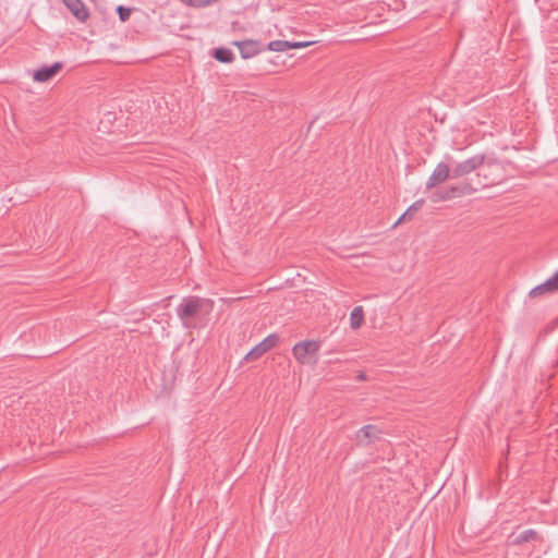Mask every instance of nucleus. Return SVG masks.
<instances>
[{
	"label": "nucleus",
	"mask_w": 558,
	"mask_h": 558,
	"mask_svg": "<svg viewBox=\"0 0 558 558\" xmlns=\"http://www.w3.org/2000/svg\"><path fill=\"white\" fill-rule=\"evenodd\" d=\"M495 182L496 180L494 178H489L487 173L481 171L477 173L476 180L466 179L457 184L447 186L444 190L436 191L435 193H433L430 199L434 203H438L449 201L456 197L471 195L481 189L494 185Z\"/></svg>",
	"instance_id": "f257e3e1"
},
{
	"label": "nucleus",
	"mask_w": 558,
	"mask_h": 558,
	"mask_svg": "<svg viewBox=\"0 0 558 558\" xmlns=\"http://www.w3.org/2000/svg\"><path fill=\"white\" fill-rule=\"evenodd\" d=\"M500 169H501V163L497 159H493V158L487 159L485 155L478 154V155H474L463 161L457 162L451 168V171H452V179L465 178L464 180H466L468 179L466 177L474 171H476V173L484 171L485 173H487L489 175V178H494L496 180V182L494 183V185H495L500 181V177L494 175L493 170H500ZM476 175L477 174H475V178H472V179L476 180Z\"/></svg>",
	"instance_id": "f03ea898"
},
{
	"label": "nucleus",
	"mask_w": 558,
	"mask_h": 558,
	"mask_svg": "<svg viewBox=\"0 0 558 558\" xmlns=\"http://www.w3.org/2000/svg\"><path fill=\"white\" fill-rule=\"evenodd\" d=\"M214 306V302L209 299L199 296H187L177 307V315L186 328H194L196 325L194 319L202 315L208 314Z\"/></svg>",
	"instance_id": "7ed1b4c3"
},
{
	"label": "nucleus",
	"mask_w": 558,
	"mask_h": 558,
	"mask_svg": "<svg viewBox=\"0 0 558 558\" xmlns=\"http://www.w3.org/2000/svg\"><path fill=\"white\" fill-rule=\"evenodd\" d=\"M319 347V342L315 340L301 341L294 344L292 353L301 364L315 363Z\"/></svg>",
	"instance_id": "20e7f679"
},
{
	"label": "nucleus",
	"mask_w": 558,
	"mask_h": 558,
	"mask_svg": "<svg viewBox=\"0 0 558 558\" xmlns=\"http://www.w3.org/2000/svg\"><path fill=\"white\" fill-rule=\"evenodd\" d=\"M279 341V337L276 333L267 336L263 341L256 344L244 357L245 361H255L268 352L270 349L276 347Z\"/></svg>",
	"instance_id": "39448f33"
},
{
	"label": "nucleus",
	"mask_w": 558,
	"mask_h": 558,
	"mask_svg": "<svg viewBox=\"0 0 558 558\" xmlns=\"http://www.w3.org/2000/svg\"><path fill=\"white\" fill-rule=\"evenodd\" d=\"M381 430L376 425H365L355 434L357 446L366 447L380 438Z\"/></svg>",
	"instance_id": "423d86ee"
},
{
	"label": "nucleus",
	"mask_w": 558,
	"mask_h": 558,
	"mask_svg": "<svg viewBox=\"0 0 558 558\" xmlns=\"http://www.w3.org/2000/svg\"><path fill=\"white\" fill-rule=\"evenodd\" d=\"M448 179H452L451 169L447 163L439 162L426 181V190H430Z\"/></svg>",
	"instance_id": "0eeeda50"
},
{
	"label": "nucleus",
	"mask_w": 558,
	"mask_h": 558,
	"mask_svg": "<svg viewBox=\"0 0 558 558\" xmlns=\"http://www.w3.org/2000/svg\"><path fill=\"white\" fill-rule=\"evenodd\" d=\"M62 3L78 22L84 23L88 20L89 12L82 0H62Z\"/></svg>",
	"instance_id": "6e6552de"
},
{
	"label": "nucleus",
	"mask_w": 558,
	"mask_h": 558,
	"mask_svg": "<svg viewBox=\"0 0 558 558\" xmlns=\"http://www.w3.org/2000/svg\"><path fill=\"white\" fill-rule=\"evenodd\" d=\"M62 62H54L51 65H44L34 72L33 78L36 82L45 83L50 81L61 69Z\"/></svg>",
	"instance_id": "1a4fd4ad"
},
{
	"label": "nucleus",
	"mask_w": 558,
	"mask_h": 558,
	"mask_svg": "<svg viewBox=\"0 0 558 558\" xmlns=\"http://www.w3.org/2000/svg\"><path fill=\"white\" fill-rule=\"evenodd\" d=\"M233 45L239 48L243 59L253 58L259 52L258 41L256 40L247 39L242 41H234Z\"/></svg>",
	"instance_id": "9d476101"
},
{
	"label": "nucleus",
	"mask_w": 558,
	"mask_h": 558,
	"mask_svg": "<svg viewBox=\"0 0 558 558\" xmlns=\"http://www.w3.org/2000/svg\"><path fill=\"white\" fill-rule=\"evenodd\" d=\"M364 322V311L362 306H356L350 314V326L352 329H357Z\"/></svg>",
	"instance_id": "9b49d317"
},
{
	"label": "nucleus",
	"mask_w": 558,
	"mask_h": 558,
	"mask_svg": "<svg viewBox=\"0 0 558 558\" xmlns=\"http://www.w3.org/2000/svg\"><path fill=\"white\" fill-rule=\"evenodd\" d=\"M549 293H555V292L551 288V283H550L549 279H547L545 282L533 288L530 291V296L537 298V296H542V295L549 294Z\"/></svg>",
	"instance_id": "f8f14e48"
},
{
	"label": "nucleus",
	"mask_w": 558,
	"mask_h": 558,
	"mask_svg": "<svg viewBox=\"0 0 558 558\" xmlns=\"http://www.w3.org/2000/svg\"><path fill=\"white\" fill-rule=\"evenodd\" d=\"M537 538H538L537 532L533 529H529V530H525V531H522L521 533H519L514 537L513 544L519 545V544H523V543H526L530 541H535Z\"/></svg>",
	"instance_id": "ddd939ff"
},
{
	"label": "nucleus",
	"mask_w": 558,
	"mask_h": 558,
	"mask_svg": "<svg viewBox=\"0 0 558 558\" xmlns=\"http://www.w3.org/2000/svg\"><path fill=\"white\" fill-rule=\"evenodd\" d=\"M214 58L222 63H230L233 60V52L228 48H216L214 52Z\"/></svg>",
	"instance_id": "4468645a"
},
{
	"label": "nucleus",
	"mask_w": 558,
	"mask_h": 558,
	"mask_svg": "<svg viewBox=\"0 0 558 558\" xmlns=\"http://www.w3.org/2000/svg\"><path fill=\"white\" fill-rule=\"evenodd\" d=\"M267 49L270 51L282 52L291 49V41L289 40H272L268 44Z\"/></svg>",
	"instance_id": "2eb2a0df"
},
{
	"label": "nucleus",
	"mask_w": 558,
	"mask_h": 558,
	"mask_svg": "<svg viewBox=\"0 0 558 558\" xmlns=\"http://www.w3.org/2000/svg\"><path fill=\"white\" fill-rule=\"evenodd\" d=\"M181 2L185 3L189 7L193 8H205L209 7L219 0H180Z\"/></svg>",
	"instance_id": "dca6fc26"
},
{
	"label": "nucleus",
	"mask_w": 558,
	"mask_h": 558,
	"mask_svg": "<svg viewBox=\"0 0 558 558\" xmlns=\"http://www.w3.org/2000/svg\"><path fill=\"white\" fill-rule=\"evenodd\" d=\"M424 205V199H417L416 202H414L408 209L407 211L399 218V220L396 222L399 223L401 220H403L408 215H411L412 213L422 208V206Z\"/></svg>",
	"instance_id": "f3484780"
},
{
	"label": "nucleus",
	"mask_w": 558,
	"mask_h": 558,
	"mask_svg": "<svg viewBox=\"0 0 558 558\" xmlns=\"http://www.w3.org/2000/svg\"><path fill=\"white\" fill-rule=\"evenodd\" d=\"M117 13H118L119 19H120L121 22H126L130 19L131 9L130 8H125L123 5H118L117 7Z\"/></svg>",
	"instance_id": "a211bd4d"
},
{
	"label": "nucleus",
	"mask_w": 558,
	"mask_h": 558,
	"mask_svg": "<svg viewBox=\"0 0 558 558\" xmlns=\"http://www.w3.org/2000/svg\"><path fill=\"white\" fill-rule=\"evenodd\" d=\"M314 44V41H291V49L305 48Z\"/></svg>",
	"instance_id": "6ab92c4d"
},
{
	"label": "nucleus",
	"mask_w": 558,
	"mask_h": 558,
	"mask_svg": "<svg viewBox=\"0 0 558 558\" xmlns=\"http://www.w3.org/2000/svg\"><path fill=\"white\" fill-rule=\"evenodd\" d=\"M554 292H558V271H556L550 278H548Z\"/></svg>",
	"instance_id": "aec40b11"
},
{
	"label": "nucleus",
	"mask_w": 558,
	"mask_h": 558,
	"mask_svg": "<svg viewBox=\"0 0 558 558\" xmlns=\"http://www.w3.org/2000/svg\"><path fill=\"white\" fill-rule=\"evenodd\" d=\"M357 379H359V380H364V379H365V374H364V373H360V374L357 375Z\"/></svg>",
	"instance_id": "412c9836"
}]
</instances>
